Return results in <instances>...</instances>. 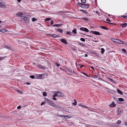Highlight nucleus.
<instances>
[{"mask_svg": "<svg viewBox=\"0 0 127 127\" xmlns=\"http://www.w3.org/2000/svg\"><path fill=\"white\" fill-rule=\"evenodd\" d=\"M55 95L58 97H62L64 96V94L62 93L59 92H55Z\"/></svg>", "mask_w": 127, "mask_h": 127, "instance_id": "1", "label": "nucleus"}, {"mask_svg": "<svg viewBox=\"0 0 127 127\" xmlns=\"http://www.w3.org/2000/svg\"><path fill=\"white\" fill-rule=\"evenodd\" d=\"M45 100L46 102H47L51 106H53V105L54 103L51 101H50V100L47 98H45Z\"/></svg>", "mask_w": 127, "mask_h": 127, "instance_id": "2", "label": "nucleus"}, {"mask_svg": "<svg viewBox=\"0 0 127 127\" xmlns=\"http://www.w3.org/2000/svg\"><path fill=\"white\" fill-rule=\"evenodd\" d=\"M21 18L25 21H26V22H27V21L29 22V19H28V18L27 16H22Z\"/></svg>", "mask_w": 127, "mask_h": 127, "instance_id": "3", "label": "nucleus"}, {"mask_svg": "<svg viewBox=\"0 0 127 127\" xmlns=\"http://www.w3.org/2000/svg\"><path fill=\"white\" fill-rule=\"evenodd\" d=\"M91 32L92 33L95 34V35H99L100 34V33L98 32L95 31H91Z\"/></svg>", "mask_w": 127, "mask_h": 127, "instance_id": "4", "label": "nucleus"}, {"mask_svg": "<svg viewBox=\"0 0 127 127\" xmlns=\"http://www.w3.org/2000/svg\"><path fill=\"white\" fill-rule=\"evenodd\" d=\"M89 7V5L88 4L83 3L82 8H88Z\"/></svg>", "mask_w": 127, "mask_h": 127, "instance_id": "5", "label": "nucleus"}, {"mask_svg": "<svg viewBox=\"0 0 127 127\" xmlns=\"http://www.w3.org/2000/svg\"><path fill=\"white\" fill-rule=\"evenodd\" d=\"M37 67L39 68H41L42 69H44L46 68V67L44 66H42L40 64H38Z\"/></svg>", "mask_w": 127, "mask_h": 127, "instance_id": "6", "label": "nucleus"}, {"mask_svg": "<svg viewBox=\"0 0 127 127\" xmlns=\"http://www.w3.org/2000/svg\"><path fill=\"white\" fill-rule=\"evenodd\" d=\"M23 15V14L21 12H19V13H17L16 15V16L18 17H21Z\"/></svg>", "mask_w": 127, "mask_h": 127, "instance_id": "7", "label": "nucleus"}, {"mask_svg": "<svg viewBox=\"0 0 127 127\" xmlns=\"http://www.w3.org/2000/svg\"><path fill=\"white\" fill-rule=\"evenodd\" d=\"M60 41L63 43H64L65 44H67V43L66 40L64 39H62L60 40Z\"/></svg>", "mask_w": 127, "mask_h": 127, "instance_id": "8", "label": "nucleus"}, {"mask_svg": "<svg viewBox=\"0 0 127 127\" xmlns=\"http://www.w3.org/2000/svg\"><path fill=\"white\" fill-rule=\"evenodd\" d=\"M116 104H115L114 102H113L111 104L109 105V106L111 108L114 107L115 106Z\"/></svg>", "mask_w": 127, "mask_h": 127, "instance_id": "9", "label": "nucleus"}, {"mask_svg": "<svg viewBox=\"0 0 127 127\" xmlns=\"http://www.w3.org/2000/svg\"><path fill=\"white\" fill-rule=\"evenodd\" d=\"M62 24H55L53 25V26L54 27H62Z\"/></svg>", "mask_w": 127, "mask_h": 127, "instance_id": "10", "label": "nucleus"}, {"mask_svg": "<svg viewBox=\"0 0 127 127\" xmlns=\"http://www.w3.org/2000/svg\"><path fill=\"white\" fill-rule=\"evenodd\" d=\"M114 40H113V41L118 44H119L120 40L118 39H114Z\"/></svg>", "mask_w": 127, "mask_h": 127, "instance_id": "11", "label": "nucleus"}, {"mask_svg": "<svg viewBox=\"0 0 127 127\" xmlns=\"http://www.w3.org/2000/svg\"><path fill=\"white\" fill-rule=\"evenodd\" d=\"M123 112L121 108H119L118 109V115H120Z\"/></svg>", "mask_w": 127, "mask_h": 127, "instance_id": "12", "label": "nucleus"}, {"mask_svg": "<svg viewBox=\"0 0 127 127\" xmlns=\"http://www.w3.org/2000/svg\"><path fill=\"white\" fill-rule=\"evenodd\" d=\"M42 74H40L39 75H36V77L37 78H42Z\"/></svg>", "mask_w": 127, "mask_h": 127, "instance_id": "13", "label": "nucleus"}, {"mask_svg": "<svg viewBox=\"0 0 127 127\" xmlns=\"http://www.w3.org/2000/svg\"><path fill=\"white\" fill-rule=\"evenodd\" d=\"M120 25L123 27H125L126 26L127 24L126 23H124L123 24H121Z\"/></svg>", "mask_w": 127, "mask_h": 127, "instance_id": "14", "label": "nucleus"}, {"mask_svg": "<svg viewBox=\"0 0 127 127\" xmlns=\"http://www.w3.org/2000/svg\"><path fill=\"white\" fill-rule=\"evenodd\" d=\"M7 31V30L4 29H1L0 30V32L2 33H4Z\"/></svg>", "mask_w": 127, "mask_h": 127, "instance_id": "15", "label": "nucleus"}, {"mask_svg": "<svg viewBox=\"0 0 127 127\" xmlns=\"http://www.w3.org/2000/svg\"><path fill=\"white\" fill-rule=\"evenodd\" d=\"M60 36L58 35L55 34H52V36L51 37L54 38H57L59 37Z\"/></svg>", "mask_w": 127, "mask_h": 127, "instance_id": "16", "label": "nucleus"}, {"mask_svg": "<svg viewBox=\"0 0 127 127\" xmlns=\"http://www.w3.org/2000/svg\"><path fill=\"white\" fill-rule=\"evenodd\" d=\"M108 79L112 82L115 84H116V82L115 81L112 79L110 78H108Z\"/></svg>", "mask_w": 127, "mask_h": 127, "instance_id": "17", "label": "nucleus"}, {"mask_svg": "<svg viewBox=\"0 0 127 127\" xmlns=\"http://www.w3.org/2000/svg\"><path fill=\"white\" fill-rule=\"evenodd\" d=\"M117 91L118 93L119 94L121 95H122L123 94V93L120 90L118 89H117Z\"/></svg>", "mask_w": 127, "mask_h": 127, "instance_id": "18", "label": "nucleus"}, {"mask_svg": "<svg viewBox=\"0 0 127 127\" xmlns=\"http://www.w3.org/2000/svg\"><path fill=\"white\" fill-rule=\"evenodd\" d=\"M5 5L2 2H0V7H4Z\"/></svg>", "mask_w": 127, "mask_h": 127, "instance_id": "19", "label": "nucleus"}, {"mask_svg": "<svg viewBox=\"0 0 127 127\" xmlns=\"http://www.w3.org/2000/svg\"><path fill=\"white\" fill-rule=\"evenodd\" d=\"M56 30L57 31L61 33H62L63 32V30L61 29H57Z\"/></svg>", "mask_w": 127, "mask_h": 127, "instance_id": "20", "label": "nucleus"}, {"mask_svg": "<svg viewBox=\"0 0 127 127\" xmlns=\"http://www.w3.org/2000/svg\"><path fill=\"white\" fill-rule=\"evenodd\" d=\"M83 3H81L80 2H78L77 3V4L80 7L82 8V7L83 6Z\"/></svg>", "mask_w": 127, "mask_h": 127, "instance_id": "21", "label": "nucleus"}, {"mask_svg": "<svg viewBox=\"0 0 127 127\" xmlns=\"http://www.w3.org/2000/svg\"><path fill=\"white\" fill-rule=\"evenodd\" d=\"M78 44L80 45H81V46H82L83 47V46H85L86 45H85V44H83L82 43H81L80 42H78Z\"/></svg>", "mask_w": 127, "mask_h": 127, "instance_id": "22", "label": "nucleus"}, {"mask_svg": "<svg viewBox=\"0 0 127 127\" xmlns=\"http://www.w3.org/2000/svg\"><path fill=\"white\" fill-rule=\"evenodd\" d=\"M101 54H103L105 51V50L103 48H102L101 49Z\"/></svg>", "mask_w": 127, "mask_h": 127, "instance_id": "23", "label": "nucleus"}, {"mask_svg": "<svg viewBox=\"0 0 127 127\" xmlns=\"http://www.w3.org/2000/svg\"><path fill=\"white\" fill-rule=\"evenodd\" d=\"M52 106L56 108H58L59 107L58 106L56 105L55 103Z\"/></svg>", "mask_w": 127, "mask_h": 127, "instance_id": "24", "label": "nucleus"}, {"mask_svg": "<svg viewBox=\"0 0 127 127\" xmlns=\"http://www.w3.org/2000/svg\"><path fill=\"white\" fill-rule=\"evenodd\" d=\"M100 27L101 28V29H104V30H108V29L107 28L105 27L104 26H100Z\"/></svg>", "mask_w": 127, "mask_h": 127, "instance_id": "25", "label": "nucleus"}, {"mask_svg": "<svg viewBox=\"0 0 127 127\" xmlns=\"http://www.w3.org/2000/svg\"><path fill=\"white\" fill-rule=\"evenodd\" d=\"M79 19H81L83 20H84L86 21H88L89 19L88 18H78Z\"/></svg>", "mask_w": 127, "mask_h": 127, "instance_id": "26", "label": "nucleus"}, {"mask_svg": "<svg viewBox=\"0 0 127 127\" xmlns=\"http://www.w3.org/2000/svg\"><path fill=\"white\" fill-rule=\"evenodd\" d=\"M75 102H74L72 103V104L74 105V106H75L76 105L77 101L75 99L74 100Z\"/></svg>", "mask_w": 127, "mask_h": 127, "instance_id": "27", "label": "nucleus"}, {"mask_svg": "<svg viewBox=\"0 0 127 127\" xmlns=\"http://www.w3.org/2000/svg\"><path fill=\"white\" fill-rule=\"evenodd\" d=\"M118 100L119 101H123L124 100V99L122 98H119Z\"/></svg>", "mask_w": 127, "mask_h": 127, "instance_id": "28", "label": "nucleus"}, {"mask_svg": "<svg viewBox=\"0 0 127 127\" xmlns=\"http://www.w3.org/2000/svg\"><path fill=\"white\" fill-rule=\"evenodd\" d=\"M71 32H67L66 33H65V34H66L70 36H71Z\"/></svg>", "mask_w": 127, "mask_h": 127, "instance_id": "29", "label": "nucleus"}, {"mask_svg": "<svg viewBox=\"0 0 127 127\" xmlns=\"http://www.w3.org/2000/svg\"><path fill=\"white\" fill-rule=\"evenodd\" d=\"M72 32L74 34H76L77 33L76 29H74L72 31Z\"/></svg>", "mask_w": 127, "mask_h": 127, "instance_id": "30", "label": "nucleus"}, {"mask_svg": "<svg viewBox=\"0 0 127 127\" xmlns=\"http://www.w3.org/2000/svg\"><path fill=\"white\" fill-rule=\"evenodd\" d=\"M80 11L83 12L84 13L86 14H87V12H86V11L84 10H80Z\"/></svg>", "mask_w": 127, "mask_h": 127, "instance_id": "31", "label": "nucleus"}, {"mask_svg": "<svg viewBox=\"0 0 127 127\" xmlns=\"http://www.w3.org/2000/svg\"><path fill=\"white\" fill-rule=\"evenodd\" d=\"M56 96L55 95H54L53 96L52 99L54 100H57L56 98L55 97Z\"/></svg>", "mask_w": 127, "mask_h": 127, "instance_id": "32", "label": "nucleus"}, {"mask_svg": "<svg viewBox=\"0 0 127 127\" xmlns=\"http://www.w3.org/2000/svg\"><path fill=\"white\" fill-rule=\"evenodd\" d=\"M84 31L87 32H89V30L87 28H85Z\"/></svg>", "mask_w": 127, "mask_h": 127, "instance_id": "33", "label": "nucleus"}, {"mask_svg": "<svg viewBox=\"0 0 127 127\" xmlns=\"http://www.w3.org/2000/svg\"><path fill=\"white\" fill-rule=\"evenodd\" d=\"M43 95L44 96H46L47 95V94L46 93L44 92L43 93Z\"/></svg>", "mask_w": 127, "mask_h": 127, "instance_id": "34", "label": "nucleus"}, {"mask_svg": "<svg viewBox=\"0 0 127 127\" xmlns=\"http://www.w3.org/2000/svg\"><path fill=\"white\" fill-rule=\"evenodd\" d=\"M6 57V56H5L4 57H0V61H1L3 60Z\"/></svg>", "mask_w": 127, "mask_h": 127, "instance_id": "35", "label": "nucleus"}, {"mask_svg": "<svg viewBox=\"0 0 127 127\" xmlns=\"http://www.w3.org/2000/svg\"><path fill=\"white\" fill-rule=\"evenodd\" d=\"M80 40L83 42H85V40L84 38H80Z\"/></svg>", "mask_w": 127, "mask_h": 127, "instance_id": "36", "label": "nucleus"}, {"mask_svg": "<svg viewBox=\"0 0 127 127\" xmlns=\"http://www.w3.org/2000/svg\"><path fill=\"white\" fill-rule=\"evenodd\" d=\"M32 22H34L36 21V19L34 18H33L32 19Z\"/></svg>", "mask_w": 127, "mask_h": 127, "instance_id": "37", "label": "nucleus"}, {"mask_svg": "<svg viewBox=\"0 0 127 127\" xmlns=\"http://www.w3.org/2000/svg\"><path fill=\"white\" fill-rule=\"evenodd\" d=\"M122 51L124 53H126V49L124 48L122 49Z\"/></svg>", "mask_w": 127, "mask_h": 127, "instance_id": "38", "label": "nucleus"}, {"mask_svg": "<svg viewBox=\"0 0 127 127\" xmlns=\"http://www.w3.org/2000/svg\"><path fill=\"white\" fill-rule=\"evenodd\" d=\"M121 122V121L118 120L117 122V124H120Z\"/></svg>", "mask_w": 127, "mask_h": 127, "instance_id": "39", "label": "nucleus"}, {"mask_svg": "<svg viewBox=\"0 0 127 127\" xmlns=\"http://www.w3.org/2000/svg\"><path fill=\"white\" fill-rule=\"evenodd\" d=\"M51 20V18H46L45 19V21H49Z\"/></svg>", "mask_w": 127, "mask_h": 127, "instance_id": "40", "label": "nucleus"}, {"mask_svg": "<svg viewBox=\"0 0 127 127\" xmlns=\"http://www.w3.org/2000/svg\"><path fill=\"white\" fill-rule=\"evenodd\" d=\"M119 41H120V42H119V44H124L123 41H122L120 40Z\"/></svg>", "mask_w": 127, "mask_h": 127, "instance_id": "41", "label": "nucleus"}, {"mask_svg": "<svg viewBox=\"0 0 127 127\" xmlns=\"http://www.w3.org/2000/svg\"><path fill=\"white\" fill-rule=\"evenodd\" d=\"M51 23H50V24L52 26H53V23H54V21L53 20H51Z\"/></svg>", "mask_w": 127, "mask_h": 127, "instance_id": "42", "label": "nucleus"}, {"mask_svg": "<svg viewBox=\"0 0 127 127\" xmlns=\"http://www.w3.org/2000/svg\"><path fill=\"white\" fill-rule=\"evenodd\" d=\"M81 2L84 3H85L86 2V0H81Z\"/></svg>", "mask_w": 127, "mask_h": 127, "instance_id": "43", "label": "nucleus"}, {"mask_svg": "<svg viewBox=\"0 0 127 127\" xmlns=\"http://www.w3.org/2000/svg\"><path fill=\"white\" fill-rule=\"evenodd\" d=\"M30 77L31 78L33 79L34 78V75H30Z\"/></svg>", "mask_w": 127, "mask_h": 127, "instance_id": "44", "label": "nucleus"}, {"mask_svg": "<svg viewBox=\"0 0 127 127\" xmlns=\"http://www.w3.org/2000/svg\"><path fill=\"white\" fill-rule=\"evenodd\" d=\"M98 76L97 75H95L93 77V78H97L98 77Z\"/></svg>", "mask_w": 127, "mask_h": 127, "instance_id": "45", "label": "nucleus"}, {"mask_svg": "<svg viewBox=\"0 0 127 127\" xmlns=\"http://www.w3.org/2000/svg\"><path fill=\"white\" fill-rule=\"evenodd\" d=\"M78 105L79 106H81V107H84V106H84V105H82L81 103H80V104H79Z\"/></svg>", "mask_w": 127, "mask_h": 127, "instance_id": "46", "label": "nucleus"}, {"mask_svg": "<svg viewBox=\"0 0 127 127\" xmlns=\"http://www.w3.org/2000/svg\"><path fill=\"white\" fill-rule=\"evenodd\" d=\"M56 65L58 67L59 66H60V64H59L58 63H57L56 62L55 63Z\"/></svg>", "mask_w": 127, "mask_h": 127, "instance_id": "47", "label": "nucleus"}, {"mask_svg": "<svg viewBox=\"0 0 127 127\" xmlns=\"http://www.w3.org/2000/svg\"><path fill=\"white\" fill-rule=\"evenodd\" d=\"M58 116L59 117L61 118H63V117H64V115H58Z\"/></svg>", "mask_w": 127, "mask_h": 127, "instance_id": "48", "label": "nucleus"}, {"mask_svg": "<svg viewBox=\"0 0 127 127\" xmlns=\"http://www.w3.org/2000/svg\"><path fill=\"white\" fill-rule=\"evenodd\" d=\"M82 73L87 77H90V76H88L87 74H85V73L84 72H82Z\"/></svg>", "mask_w": 127, "mask_h": 127, "instance_id": "49", "label": "nucleus"}, {"mask_svg": "<svg viewBox=\"0 0 127 127\" xmlns=\"http://www.w3.org/2000/svg\"><path fill=\"white\" fill-rule=\"evenodd\" d=\"M85 28H84V27H82V28H81L80 29V30H81V31H84V29Z\"/></svg>", "mask_w": 127, "mask_h": 127, "instance_id": "50", "label": "nucleus"}, {"mask_svg": "<svg viewBox=\"0 0 127 127\" xmlns=\"http://www.w3.org/2000/svg\"><path fill=\"white\" fill-rule=\"evenodd\" d=\"M67 70L69 72H71L72 73L73 72L72 70L70 69H68Z\"/></svg>", "mask_w": 127, "mask_h": 127, "instance_id": "51", "label": "nucleus"}, {"mask_svg": "<svg viewBox=\"0 0 127 127\" xmlns=\"http://www.w3.org/2000/svg\"><path fill=\"white\" fill-rule=\"evenodd\" d=\"M17 91L19 94H22V92L21 91H20L19 90H17Z\"/></svg>", "mask_w": 127, "mask_h": 127, "instance_id": "52", "label": "nucleus"}, {"mask_svg": "<svg viewBox=\"0 0 127 127\" xmlns=\"http://www.w3.org/2000/svg\"><path fill=\"white\" fill-rule=\"evenodd\" d=\"M21 108V106H19L17 107V108L18 109H20Z\"/></svg>", "mask_w": 127, "mask_h": 127, "instance_id": "53", "label": "nucleus"}, {"mask_svg": "<svg viewBox=\"0 0 127 127\" xmlns=\"http://www.w3.org/2000/svg\"><path fill=\"white\" fill-rule=\"evenodd\" d=\"M45 102H42L41 104V105H44L45 104Z\"/></svg>", "mask_w": 127, "mask_h": 127, "instance_id": "54", "label": "nucleus"}, {"mask_svg": "<svg viewBox=\"0 0 127 127\" xmlns=\"http://www.w3.org/2000/svg\"><path fill=\"white\" fill-rule=\"evenodd\" d=\"M46 34L47 35H48L50 36H52V34Z\"/></svg>", "mask_w": 127, "mask_h": 127, "instance_id": "55", "label": "nucleus"}, {"mask_svg": "<svg viewBox=\"0 0 127 127\" xmlns=\"http://www.w3.org/2000/svg\"><path fill=\"white\" fill-rule=\"evenodd\" d=\"M106 21H108L109 22H111V21L110 20H109L108 19H107L106 20Z\"/></svg>", "mask_w": 127, "mask_h": 127, "instance_id": "56", "label": "nucleus"}, {"mask_svg": "<svg viewBox=\"0 0 127 127\" xmlns=\"http://www.w3.org/2000/svg\"><path fill=\"white\" fill-rule=\"evenodd\" d=\"M106 23H108L109 24H111V25H113V24H114L113 23H110L108 22H106Z\"/></svg>", "mask_w": 127, "mask_h": 127, "instance_id": "57", "label": "nucleus"}, {"mask_svg": "<svg viewBox=\"0 0 127 127\" xmlns=\"http://www.w3.org/2000/svg\"><path fill=\"white\" fill-rule=\"evenodd\" d=\"M84 106V108H88V107L87 106H85V105H84V106Z\"/></svg>", "mask_w": 127, "mask_h": 127, "instance_id": "58", "label": "nucleus"}, {"mask_svg": "<svg viewBox=\"0 0 127 127\" xmlns=\"http://www.w3.org/2000/svg\"><path fill=\"white\" fill-rule=\"evenodd\" d=\"M90 67L92 69H93L94 70H95L94 67L93 66H90Z\"/></svg>", "mask_w": 127, "mask_h": 127, "instance_id": "59", "label": "nucleus"}, {"mask_svg": "<svg viewBox=\"0 0 127 127\" xmlns=\"http://www.w3.org/2000/svg\"><path fill=\"white\" fill-rule=\"evenodd\" d=\"M26 84L28 85H30V83L27 82L26 83Z\"/></svg>", "mask_w": 127, "mask_h": 127, "instance_id": "60", "label": "nucleus"}, {"mask_svg": "<svg viewBox=\"0 0 127 127\" xmlns=\"http://www.w3.org/2000/svg\"><path fill=\"white\" fill-rule=\"evenodd\" d=\"M122 17H124V18H126V16H124V15H123V16H122Z\"/></svg>", "mask_w": 127, "mask_h": 127, "instance_id": "61", "label": "nucleus"}, {"mask_svg": "<svg viewBox=\"0 0 127 127\" xmlns=\"http://www.w3.org/2000/svg\"><path fill=\"white\" fill-rule=\"evenodd\" d=\"M84 66V65H82L80 66V68H81L83 66Z\"/></svg>", "mask_w": 127, "mask_h": 127, "instance_id": "62", "label": "nucleus"}, {"mask_svg": "<svg viewBox=\"0 0 127 127\" xmlns=\"http://www.w3.org/2000/svg\"><path fill=\"white\" fill-rule=\"evenodd\" d=\"M68 117V116H67V115L64 116V118H66V117Z\"/></svg>", "mask_w": 127, "mask_h": 127, "instance_id": "63", "label": "nucleus"}, {"mask_svg": "<svg viewBox=\"0 0 127 127\" xmlns=\"http://www.w3.org/2000/svg\"><path fill=\"white\" fill-rule=\"evenodd\" d=\"M17 1L19 2H20L21 1V0H17Z\"/></svg>", "mask_w": 127, "mask_h": 127, "instance_id": "64", "label": "nucleus"}]
</instances>
